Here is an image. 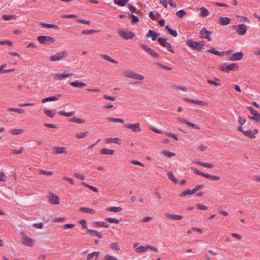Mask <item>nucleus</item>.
Wrapping results in <instances>:
<instances>
[{
	"label": "nucleus",
	"instance_id": "nucleus-1",
	"mask_svg": "<svg viewBox=\"0 0 260 260\" xmlns=\"http://www.w3.org/2000/svg\"><path fill=\"white\" fill-rule=\"evenodd\" d=\"M68 55V52L64 50L61 52H58L51 55L50 57V59L51 61H60L67 57Z\"/></svg>",
	"mask_w": 260,
	"mask_h": 260
},
{
	"label": "nucleus",
	"instance_id": "nucleus-2",
	"mask_svg": "<svg viewBox=\"0 0 260 260\" xmlns=\"http://www.w3.org/2000/svg\"><path fill=\"white\" fill-rule=\"evenodd\" d=\"M38 40L41 43L45 45H49L55 42V39L50 36H40L38 37Z\"/></svg>",
	"mask_w": 260,
	"mask_h": 260
},
{
	"label": "nucleus",
	"instance_id": "nucleus-3",
	"mask_svg": "<svg viewBox=\"0 0 260 260\" xmlns=\"http://www.w3.org/2000/svg\"><path fill=\"white\" fill-rule=\"evenodd\" d=\"M187 44L188 45H189L193 49H196L199 51H201L202 49L204 48V44H201L200 42H197L192 40H188L187 42Z\"/></svg>",
	"mask_w": 260,
	"mask_h": 260
},
{
	"label": "nucleus",
	"instance_id": "nucleus-4",
	"mask_svg": "<svg viewBox=\"0 0 260 260\" xmlns=\"http://www.w3.org/2000/svg\"><path fill=\"white\" fill-rule=\"evenodd\" d=\"M22 243L27 246L33 247L35 244V240L32 239L24 233L22 234Z\"/></svg>",
	"mask_w": 260,
	"mask_h": 260
},
{
	"label": "nucleus",
	"instance_id": "nucleus-5",
	"mask_svg": "<svg viewBox=\"0 0 260 260\" xmlns=\"http://www.w3.org/2000/svg\"><path fill=\"white\" fill-rule=\"evenodd\" d=\"M48 201L51 204L58 205L60 203V200L58 197L53 192L49 194Z\"/></svg>",
	"mask_w": 260,
	"mask_h": 260
},
{
	"label": "nucleus",
	"instance_id": "nucleus-6",
	"mask_svg": "<svg viewBox=\"0 0 260 260\" xmlns=\"http://www.w3.org/2000/svg\"><path fill=\"white\" fill-rule=\"evenodd\" d=\"M234 29H237V32L240 35H244L247 30V26L243 24L233 25Z\"/></svg>",
	"mask_w": 260,
	"mask_h": 260
},
{
	"label": "nucleus",
	"instance_id": "nucleus-7",
	"mask_svg": "<svg viewBox=\"0 0 260 260\" xmlns=\"http://www.w3.org/2000/svg\"><path fill=\"white\" fill-rule=\"evenodd\" d=\"M239 66L236 63H233L229 64H225L221 67V69L223 71L228 72L231 70H237Z\"/></svg>",
	"mask_w": 260,
	"mask_h": 260
},
{
	"label": "nucleus",
	"instance_id": "nucleus-8",
	"mask_svg": "<svg viewBox=\"0 0 260 260\" xmlns=\"http://www.w3.org/2000/svg\"><path fill=\"white\" fill-rule=\"evenodd\" d=\"M248 109L251 112L252 116H249V118L255 120L257 122H260V114L255 111L252 107H248Z\"/></svg>",
	"mask_w": 260,
	"mask_h": 260
},
{
	"label": "nucleus",
	"instance_id": "nucleus-9",
	"mask_svg": "<svg viewBox=\"0 0 260 260\" xmlns=\"http://www.w3.org/2000/svg\"><path fill=\"white\" fill-rule=\"evenodd\" d=\"M140 123L138 122L135 124L133 123H126L125 126L132 129L133 132L135 133L140 132L141 129L140 127Z\"/></svg>",
	"mask_w": 260,
	"mask_h": 260
},
{
	"label": "nucleus",
	"instance_id": "nucleus-10",
	"mask_svg": "<svg viewBox=\"0 0 260 260\" xmlns=\"http://www.w3.org/2000/svg\"><path fill=\"white\" fill-rule=\"evenodd\" d=\"M119 35L120 37L126 40L132 39L135 36V35L131 31L124 30L119 31Z\"/></svg>",
	"mask_w": 260,
	"mask_h": 260
},
{
	"label": "nucleus",
	"instance_id": "nucleus-11",
	"mask_svg": "<svg viewBox=\"0 0 260 260\" xmlns=\"http://www.w3.org/2000/svg\"><path fill=\"white\" fill-rule=\"evenodd\" d=\"M141 47L146 52L149 53L151 56H152L153 57L160 58V56L158 54H157L156 52H155L153 50H152L150 47H148L147 46L145 45L142 44L141 45Z\"/></svg>",
	"mask_w": 260,
	"mask_h": 260
},
{
	"label": "nucleus",
	"instance_id": "nucleus-12",
	"mask_svg": "<svg viewBox=\"0 0 260 260\" xmlns=\"http://www.w3.org/2000/svg\"><path fill=\"white\" fill-rule=\"evenodd\" d=\"M200 37L202 38L207 39L208 41L211 40V36L212 32L208 31L206 28H203L200 31Z\"/></svg>",
	"mask_w": 260,
	"mask_h": 260
},
{
	"label": "nucleus",
	"instance_id": "nucleus-13",
	"mask_svg": "<svg viewBox=\"0 0 260 260\" xmlns=\"http://www.w3.org/2000/svg\"><path fill=\"white\" fill-rule=\"evenodd\" d=\"M243 57V54L242 52H238L232 54L229 57L230 60H239L241 59Z\"/></svg>",
	"mask_w": 260,
	"mask_h": 260
},
{
	"label": "nucleus",
	"instance_id": "nucleus-14",
	"mask_svg": "<svg viewBox=\"0 0 260 260\" xmlns=\"http://www.w3.org/2000/svg\"><path fill=\"white\" fill-rule=\"evenodd\" d=\"M72 75H73V74L72 73H68V74L56 73L54 75V79L57 80H61L64 78L69 77Z\"/></svg>",
	"mask_w": 260,
	"mask_h": 260
},
{
	"label": "nucleus",
	"instance_id": "nucleus-15",
	"mask_svg": "<svg viewBox=\"0 0 260 260\" xmlns=\"http://www.w3.org/2000/svg\"><path fill=\"white\" fill-rule=\"evenodd\" d=\"M105 141L107 143H114L117 144L118 145H120L121 142V139L119 138H106Z\"/></svg>",
	"mask_w": 260,
	"mask_h": 260
},
{
	"label": "nucleus",
	"instance_id": "nucleus-16",
	"mask_svg": "<svg viewBox=\"0 0 260 260\" xmlns=\"http://www.w3.org/2000/svg\"><path fill=\"white\" fill-rule=\"evenodd\" d=\"M165 215L169 218L174 220H180L183 218V216L179 215H175L170 214L169 213H166Z\"/></svg>",
	"mask_w": 260,
	"mask_h": 260
},
{
	"label": "nucleus",
	"instance_id": "nucleus-17",
	"mask_svg": "<svg viewBox=\"0 0 260 260\" xmlns=\"http://www.w3.org/2000/svg\"><path fill=\"white\" fill-rule=\"evenodd\" d=\"M219 22L222 25H226L230 23L231 19L229 17H221L219 19Z\"/></svg>",
	"mask_w": 260,
	"mask_h": 260
},
{
	"label": "nucleus",
	"instance_id": "nucleus-18",
	"mask_svg": "<svg viewBox=\"0 0 260 260\" xmlns=\"http://www.w3.org/2000/svg\"><path fill=\"white\" fill-rule=\"evenodd\" d=\"M184 100L185 101L190 102L191 103H194V104L202 105V106H206L207 105L205 102L202 101H198V100L190 99H188V98H185Z\"/></svg>",
	"mask_w": 260,
	"mask_h": 260
},
{
	"label": "nucleus",
	"instance_id": "nucleus-19",
	"mask_svg": "<svg viewBox=\"0 0 260 260\" xmlns=\"http://www.w3.org/2000/svg\"><path fill=\"white\" fill-rule=\"evenodd\" d=\"M193 162L195 164L199 165L208 168H213L214 165L210 163H207L200 161H194Z\"/></svg>",
	"mask_w": 260,
	"mask_h": 260
},
{
	"label": "nucleus",
	"instance_id": "nucleus-20",
	"mask_svg": "<svg viewBox=\"0 0 260 260\" xmlns=\"http://www.w3.org/2000/svg\"><path fill=\"white\" fill-rule=\"evenodd\" d=\"M70 85L75 87L81 88L86 86V84L79 81H75L70 83Z\"/></svg>",
	"mask_w": 260,
	"mask_h": 260
},
{
	"label": "nucleus",
	"instance_id": "nucleus-21",
	"mask_svg": "<svg viewBox=\"0 0 260 260\" xmlns=\"http://www.w3.org/2000/svg\"><path fill=\"white\" fill-rule=\"evenodd\" d=\"M159 36V34L156 33L154 31L150 29L147 34L146 35L147 37H151L153 41H155L157 37Z\"/></svg>",
	"mask_w": 260,
	"mask_h": 260
},
{
	"label": "nucleus",
	"instance_id": "nucleus-22",
	"mask_svg": "<svg viewBox=\"0 0 260 260\" xmlns=\"http://www.w3.org/2000/svg\"><path fill=\"white\" fill-rule=\"evenodd\" d=\"M99 254L100 252H93L91 253H89L87 255V260H92L94 257H95V260H98Z\"/></svg>",
	"mask_w": 260,
	"mask_h": 260
},
{
	"label": "nucleus",
	"instance_id": "nucleus-23",
	"mask_svg": "<svg viewBox=\"0 0 260 260\" xmlns=\"http://www.w3.org/2000/svg\"><path fill=\"white\" fill-rule=\"evenodd\" d=\"M55 152L56 154L66 153L67 148L64 147H57L54 148Z\"/></svg>",
	"mask_w": 260,
	"mask_h": 260
},
{
	"label": "nucleus",
	"instance_id": "nucleus-24",
	"mask_svg": "<svg viewBox=\"0 0 260 260\" xmlns=\"http://www.w3.org/2000/svg\"><path fill=\"white\" fill-rule=\"evenodd\" d=\"M107 210L110 212H119L122 210V208L121 207H111L108 208Z\"/></svg>",
	"mask_w": 260,
	"mask_h": 260
},
{
	"label": "nucleus",
	"instance_id": "nucleus-25",
	"mask_svg": "<svg viewBox=\"0 0 260 260\" xmlns=\"http://www.w3.org/2000/svg\"><path fill=\"white\" fill-rule=\"evenodd\" d=\"M40 25H41L44 27H47V28H53L55 29H58L59 27L57 25L55 24H48L44 22H40Z\"/></svg>",
	"mask_w": 260,
	"mask_h": 260
},
{
	"label": "nucleus",
	"instance_id": "nucleus-26",
	"mask_svg": "<svg viewBox=\"0 0 260 260\" xmlns=\"http://www.w3.org/2000/svg\"><path fill=\"white\" fill-rule=\"evenodd\" d=\"M24 132L23 129H11L9 131V133L13 135H19L21 134Z\"/></svg>",
	"mask_w": 260,
	"mask_h": 260
},
{
	"label": "nucleus",
	"instance_id": "nucleus-27",
	"mask_svg": "<svg viewBox=\"0 0 260 260\" xmlns=\"http://www.w3.org/2000/svg\"><path fill=\"white\" fill-rule=\"evenodd\" d=\"M134 72H134L133 71L127 70L124 71L123 73V74L124 76L125 77L132 78L133 77V74H134Z\"/></svg>",
	"mask_w": 260,
	"mask_h": 260
},
{
	"label": "nucleus",
	"instance_id": "nucleus-28",
	"mask_svg": "<svg viewBox=\"0 0 260 260\" xmlns=\"http://www.w3.org/2000/svg\"><path fill=\"white\" fill-rule=\"evenodd\" d=\"M100 56L104 58L105 59L107 60H108L111 62H113V63H117V61L114 59H113V58H112L110 56L108 55H106V54H101L100 55Z\"/></svg>",
	"mask_w": 260,
	"mask_h": 260
},
{
	"label": "nucleus",
	"instance_id": "nucleus-29",
	"mask_svg": "<svg viewBox=\"0 0 260 260\" xmlns=\"http://www.w3.org/2000/svg\"><path fill=\"white\" fill-rule=\"evenodd\" d=\"M79 210L82 212L89 213L91 214H94L95 212L94 210L89 208L80 207Z\"/></svg>",
	"mask_w": 260,
	"mask_h": 260
},
{
	"label": "nucleus",
	"instance_id": "nucleus-30",
	"mask_svg": "<svg viewBox=\"0 0 260 260\" xmlns=\"http://www.w3.org/2000/svg\"><path fill=\"white\" fill-rule=\"evenodd\" d=\"M110 247L113 250L118 251L120 250V247L117 242H113L111 243Z\"/></svg>",
	"mask_w": 260,
	"mask_h": 260
},
{
	"label": "nucleus",
	"instance_id": "nucleus-31",
	"mask_svg": "<svg viewBox=\"0 0 260 260\" xmlns=\"http://www.w3.org/2000/svg\"><path fill=\"white\" fill-rule=\"evenodd\" d=\"M87 231L89 233H91V235L93 236H97L99 238H102L103 236L102 234H100L98 231H94L93 230L88 229Z\"/></svg>",
	"mask_w": 260,
	"mask_h": 260
},
{
	"label": "nucleus",
	"instance_id": "nucleus-32",
	"mask_svg": "<svg viewBox=\"0 0 260 260\" xmlns=\"http://www.w3.org/2000/svg\"><path fill=\"white\" fill-rule=\"evenodd\" d=\"M208 51L218 56H223L224 54V52H219L216 50L215 48H211V49L208 50Z\"/></svg>",
	"mask_w": 260,
	"mask_h": 260
},
{
	"label": "nucleus",
	"instance_id": "nucleus-33",
	"mask_svg": "<svg viewBox=\"0 0 260 260\" xmlns=\"http://www.w3.org/2000/svg\"><path fill=\"white\" fill-rule=\"evenodd\" d=\"M101 152L103 154H113L114 151L112 149H108L107 148H103L101 150Z\"/></svg>",
	"mask_w": 260,
	"mask_h": 260
},
{
	"label": "nucleus",
	"instance_id": "nucleus-34",
	"mask_svg": "<svg viewBox=\"0 0 260 260\" xmlns=\"http://www.w3.org/2000/svg\"><path fill=\"white\" fill-rule=\"evenodd\" d=\"M129 0H114V3L118 6H124Z\"/></svg>",
	"mask_w": 260,
	"mask_h": 260
},
{
	"label": "nucleus",
	"instance_id": "nucleus-35",
	"mask_svg": "<svg viewBox=\"0 0 260 260\" xmlns=\"http://www.w3.org/2000/svg\"><path fill=\"white\" fill-rule=\"evenodd\" d=\"M148 250V245L147 246H140L136 249V252L139 253L145 252Z\"/></svg>",
	"mask_w": 260,
	"mask_h": 260
},
{
	"label": "nucleus",
	"instance_id": "nucleus-36",
	"mask_svg": "<svg viewBox=\"0 0 260 260\" xmlns=\"http://www.w3.org/2000/svg\"><path fill=\"white\" fill-rule=\"evenodd\" d=\"M194 193V191L190 189H187L185 191L182 192V193L180 194V197H185L187 195H191L193 194Z\"/></svg>",
	"mask_w": 260,
	"mask_h": 260
},
{
	"label": "nucleus",
	"instance_id": "nucleus-37",
	"mask_svg": "<svg viewBox=\"0 0 260 260\" xmlns=\"http://www.w3.org/2000/svg\"><path fill=\"white\" fill-rule=\"evenodd\" d=\"M132 78L138 80H143L144 79V77L142 75L134 72Z\"/></svg>",
	"mask_w": 260,
	"mask_h": 260
},
{
	"label": "nucleus",
	"instance_id": "nucleus-38",
	"mask_svg": "<svg viewBox=\"0 0 260 260\" xmlns=\"http://www.w3.org/2000/svg\"><path fill=\"white\" fill-rule=\"evenodd\" d=\"M44 113L46 115L50 118H53L55 116V113L48 109H44Z\"/></svg>",
	"mask_w": 260,
	"mask_h": 260
},
{
	"label": "nucleus",
	"instance_id": "nucleus-39",
	"mask_svg": "<svg viewBox=\"0 0 260 260\" xmlns=\"http://www.w3.org/2000/svg\"><path fill=\"white\" fill-rule=\"evenodd\" d=\"M75 111H71L69 113H66L64 111H61L59 112V114L60 115H63L64 116H67V117L72 116L74 115L75 114Z\"/></svg>",
	"mask_w": 260,
	"mask_h": 260
},
{
	"label": "nucleus",
	"instance_id": "nucleus-40",
	"mask_svg": "<svg viewBox=\"0 0 260 260\" xmlns=\"http://www.w3.org/2000/svg\"><path fill=\"white\" fill-rule=\"evenodd\" d=\"M166 28L170 35L174 37H176L177 36V32L176 30H174L170 28L169 26H166Z\"/></svg>",
	"mask_w": 260,
	"mask_h": 260
},
{
	"label": "nucleus",
	"instance_id": "nucleus-41",
	"mask_svg": "<svg viewBox=\"0 0 260 260\" xmlns=\"http://www.w3.org/2000/svg\"><path fill=\"white\" fill-rule=\"evenodd\" d=\"M157 41L159 43L164 47H165L168 43L167 39L165 38H159L157 39Z\"/></svg>",
	"mask_w": 260,
	"mask_h": 260
},
{
	"label": "nucleus",
	"instance_id": "nucleus-42",
	"mask_svg": "<svg viewBox=\"0 0 260 260\" xmlns=\"http://www.w3.org/2000/svg\"><path fill=\"white\" fill-rule=\"evenodd\" d=\"M8 111H14L15 112H17L19 114H22L24 113V110L23 109H16V108H9L8 109Z\"/></svg>",
	"mask_w": 260,
	"mask_h": 260
},
{
	"label": "nucleus",
	"instance_id": "nucleus-43",
	"mask_svg": "<svg viewBox=\"0 0 260 260\" xmlns=\"http://www.w3.org/2000/svg\"><path fill=\"white\" fill-rule=\"evenodd\" d=\"M201 15L202 16L206 17L209 15V11L206 8H205L204 7H202L201 8Z\"/></svg>",
	"mask_w": 260,
	"mask_h": 260
},
{
	"label": "nucleus",
	"instance_id": "nucleus-44",
	"mask_svg": "<svg viewBox=\"0 0 260 260\" xmlns=\"http://www.w3.org/2000/svg\"><path fill=\"white\" fill-rule=\"evenodd\" d=\"M88 134V132H86L84 133H79L76 134V137L78 139L84 138L87 136Z\"/></svg>",
	"mask_w": 260,
	"mask_h": 260
},
{
	"label": "nucleus",
	"instance_id": "nucleus-45",
	"mask_svg": "<svg viewBox=\"0 0 260 260\" xmlns=\"http://www.w3.org/2000/svg\"><path fill=\"white\" fill-rule=\"evenodd\" d=\"M70 121L73 122H76L78 123H84L85 121L84 119H81L77 117H73L70 119Z\"/></svg>",
	"mask_w": 260,
	"mask_h": 260
},
{
	"label": "nucleus",
	"instance_id": "nucleus-46",
	"mask_svg": "<svg viewBox=\"0 0 260 260\" xmlns=\"http://www.w3.org/2000/svg\"><path fill=\"white\" fill-rule=\"evenodd\" d=\"M94 224L95 226L99 225L101 227H105V228H109V225L108 224H107L104 222L95 221Z\"/></svg>",
	"mask_w": 260,
	"mask_h": 260
},
{
	"label": "nucleus",
	"instance_id": "nucleus-47",
	"mask_svg": "<svg viewBox=\"0 0 260 260\" xmlns=\"http://www.w3.org/2000/svg\"><path fill=\"white\" fill-rule=\"evenodd\" d=\"M58 100V98L56 97L55 96H49V97H48V98L43 99L42 102L45 103L48 101H55V100Z\"/></svg>",
	"mask_w": 260,
	"mask_h": 260
},
{
	"label": "nucleus",
	"instance_id": "nucleus-48",
	"mask_svg": "<svg viewBox=\"0 0 260 260\" xmlns=\"http://www.w3.org/2000/svg\"><path fill=\"white\" fill-rule=\"evenodd\" d=\"M83 185L89 187L90 189H91L92 190H93V191L94 192H98V188L95 186H91V185H90L88 184H87L86 182H82L81 183Z\"/></svg>",
	"mask_w": 260,
	"mask_h": 260
},
{
	"label": "nucleus",
	"instance_id": "nucleus-49",
	"mask_svg": "<svg viewBox=\"0 0 260 260\" xmlns=\"http://www.w3.org/2000/svg\"><path fill=\"white\" fill-rule=\"evenodd\" d=\"M243 133L245 136H248L250 138H255L254 134L252 133L251 131L248 130L247 131H243Z\"/></svg>",
	"mask_w": 260,
	"mask_h": 260
},
{
	"label": "nucleus",
	"instance_id": "nucleus-50",
	"mask_svg": "<svg viewBox=\"0 0 260 260\" xmlns=\"http://www.w3.org/2000/svg\"><path fill=\"white\" fill-rule=\"evenodd\" d=\"M161 153L169 157H172L176 155L175 153L167 150H163Z\"/></svg>",
	"mask_w": 260,
	"mask_h": 260
},
{
	"label": "nucleus",
	"instance_id": "nucleus-51",
	"mask_svg": "<svg viewBox=\"0 0 260 260\" xmlns=\"http://www.w3.org/2000/svg\"><path fill=\"white\" fill-rule=\"evenodd\" d=\"M155 64L161 69H166V70H172V69L171 68H170L168 66L164 65L159 62H156Z\"/></svg>",
	"mask_w": 260,
	"mask_h": 260
},
{
	"label": "nucleus",
	"instance_id": "nucleus-52",
	"mask_svg": "<svg viewBox=\"0 0 260 260\" xmlns=\"http://www.w3.org/2000/svg\"><path fill=\"white\" fill-rule=\"evenodd\" d=\"M7 177L5 174V173L0 171V181L5 182L7 181Z\"/></svg>",
	"mask_w": 260,
	"mask_h": 260
},
{
	"label": "nucleus",
	"instance_id": "nucleus-53",
	"mask_svg": "<svg viewBox=\"0 0 260 260\" xmlns=\"http://www.w3.org/2000/svg\"><path fill=\"white\" fill-rule=\"evenodd\" d=\"M108 120L110 121H112V122H121V123L124 122V120L122 119H120V118L110 117V118H108Z\"/></svg>",
	"mask_w": 260,
	"mask_h": 260
},
{
	"label": "nucleus",
	"instance_id": "nucleus-54",
	"mask_svg": "<svg viewBox=\"0 0 260 260\" xmlns=\"http://www.w3.org/2000/svg\"><path fill=\"white\" fill-rule=\"evenodd\" d=\"M106 220L110 223H118L119 220L116 218L108 217L106 219Z\"/></svg>",
	"mask_w": 260,
	"mask_h": 260
},
{
	"label": "nucleus",
	"instance_id": "nucleus-55",
	"mask_svg": "<svg viewBox=\"0 0 260 260\" xmlns=\"http://www.w3.org/2000/svg\"><path fill=\"white\" fill-rule=\"evenodd\" d=\"M97 31L95 30H84L82 31V34L83 35H91L96 32Z\"/></svg>",
	"mask_w": 260,
	"mask_h": 260
},
{
	"label": "nucleus",
	"instance_id": "nucleus-56",
	"mask_svg": "<svg viewBox=\"0 0 260 260\" xmlns=\"http://www.w3.org/2000/svg\"><path fill=\"white\" fill-rule=\"evenodd\" d=\"M168 175L170 179H171L174 183L178 182L177 179L174 176L173 173L171 172H169L168 173Z\"/></svg>",
	"mask_w": 260,
	"mask_h": 260
},
{
	"label": "nucleus",
	"instance_id": "nucleus-57",
	"mask_svg": "<svg viewBox=\"0 0 260 260\" xmlns=\"http://www.w3.org/2000/svg\"><path fill=\"white\" fill-rule=\"evenodd\" d=\"M186 14V12L183 10H181L176 12V15L180 18L183 17Z\"/></svg>",
	"mask_w": 260,
	"mask_h": 260
},
{
	"label": "nucleus",
	"instance_id": "nucleus-58",
	"mask_svg": "<svg viewBox=\"0 0 260 260\" xmlns=\"http://www.w3.org/2000/svg\"><path fill=\"white\" fill-rule=\"evenodd\" d=\"M104 259L105 260H118V259L113 256H112L110 254H107L104 257Z\"/></svg>",
	"mask_w": 260,
	"mask_h": 260
},
{
	"label": "nucleus",
	"instance_id": "nucleus-59",
	"mask_svg": "<svg viewBox=\"0 0 260 260\" xmlns=\"http://www.w3.org/2000/svg\"><path fill=\"white\" fill-rule=\"evenodd\" d=\"M0 45H8L10 46H12L13 42L9 41H0Z\"/></svg>",
	"mask_w": 260,
	"mask_h": 260
},
{
	"label": "nucleus",
	"instance_id": "nucleus-60",
	"mask_svg": "<svg viewBox=\"0 0 260 260\" xmlns=\"http://www.w3.org/2000/svg\"><path fill=\"white\" fill-rule=\"evenodd\" d=\"M77 15L71 14V15H63L62 16V18H77Z\"/></svg>",
	"mask_w": 260,
	"mask_h": 260
},
{
	"label": "nucleus",
	"instance_id": "nucleus-61",
	"mask_svg": "<svg viewBox=\"0 0 260 260\" xmlns=\"http://www.w3.org/2000/svg\"><path fill=\"white\" fill-rule=\"evenodd\" d=\"M131 17L132 18V23H136L139 21V18L137 16L134 14H131Z\"/></svg>",
	"mask_w": 260,
	"mask_h": 260
},
{
	"label": "nucleus",
	"instance_id": "nucleus-62",
	"mask_svg": "<svg viewBox=\"0 0 260 260\" xmlns=\"http://www.w3.org/2000/svg\"><path fill=\"white\" fill-rule=\"evenodd\" d=\"M75 226V224L72 223H67L62 225L64 229H72Z\"/></svg>",
	"mask_w": 260,
	"mask_h": 260
},
{
	"label": "nucleus",
	"instance_id": "nucleus-63",
	"mask_svg": "<svg viewBox=\"0 0 260 260\" xmlns=\"http://www.w3.org/2000/svg\"><path fill=\"white\" fill-rule=\"evenodd\" d=\"M13 15H4L2 16V18L3 19L5 20H10L13 18Z\"/></svg>",
	"mask_w": 260,
	"mask_h": 260
},
{
	"label": "nucleus",
	"instance_id": "nucleus-64",
	"mask_svg": "<svg viewBox=\"0 0 260 260\" xmlns=\"http://www.w3.org/2000/svg\"><path fill=\"white\" fill-rule=\"evenodd\" d=\"M191 169L193 171V172L194 173H196V174L198 175H201L202 176V175H203V172L198 170L197 168H193V167H191Z\"/></svg>",
	"mask_w": 260,
	"mask_h": 260
}]
</instances>
